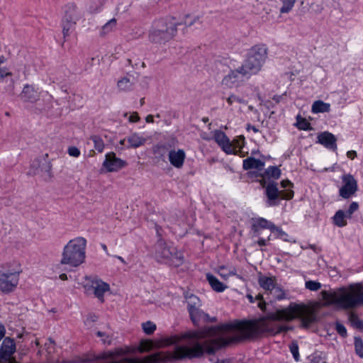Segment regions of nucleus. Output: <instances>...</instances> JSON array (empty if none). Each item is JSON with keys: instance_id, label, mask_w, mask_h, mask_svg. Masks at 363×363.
Masks as SVG:
<instances>
[{"instance_id": "nucleus-18", "label": "nucleus", "mask_w": 363, "mask_h": 363, "mask_svg": "<svg viewBox=\"0 0 363 363\" xmlns=\"http://www.w3.org/2000/svg\"><path fill=\"white\" fill-rule=\"evenodd\" d=\"M316 143L333 151H336L337 149L336 137L328 131H324L318 134Z\"/></svg>"}, {"instance_id": "nucleus-37", "label": "nucleus", "mask_w": 363, "mask_h": 363, "mask_svg": "<svg viewBox=\"0 0 363 363\" xmlns=\"http://www.w3.org/2000/svg\"><path fill=\"white\" fill-rule=\"evenodd\" d=\"M297 127L299 130H303L312 129L311 123L306 118H303L300 116H297Z\"/></svg>"}, {"instance_id": "nucleus-19", "label": "nucleus", "mask_w": 363, "mask_h": 363, "mask_svg": "<svg viewBox=\"0 0 363 363\" xmlns=\"http://www.w3.org/2000/svg\"><path fill=\"white\" fill-rule=\"evenodd\" d=\"M64 14L62 18L77 22L82 18V13L74 3L67 4L63 9Z\"/></svg>"}, {"instance_id": "nucleus-33", "label": "nucleus", "mask_w": 363, "mask_h": 363, "mask_svg": "<svg viewBox=\"0 0 363 363\" xmlns=\"http://www.w3.org/2000/svg\"><path fill=\"white\" fill-rule=\"evenodd\" d=\"M185 298L187 300V310L189 308H194L195 307L200 306V300L198 296L194 294H188L185 295Z\"/></svg>"}, {"instance_id": "nucleus-21", "label": "nucleus", "mask_w": 363, "mask_h": 363, "mask_svg": "<svg viewBox=\"0 0 363 363\" xmlns=\"http://www.w3.org/2000/svg\"><path fill=\"white\" fill-rule=\"evenodd\" d=\"M91 287L94 289L95 296L101 301H104L105 292L110 289L109 285L101 280L93 281Z\"/></svg>"}, {"instance_id": "nucleus-27", "label": "nucleus", "mask_w": 363, "mask_h": 363, "mask_svg": "<svg viewBox=\"0 0 363 363\" xmlns=\"http://www.w3.org/2000/svg\"><path fill=\"white\" fill-rule=\"evenodd\" d=\"M77 22L62 18L61 26L62 28L63 37L66 39L74 30Z\"/></svg>"}, {"instance_id": "nucleus-10", "label": "nucleus", "mask_w": 363, "mask_h": 363, "mask_svg": "<svg viewBox=\"0 0 363 363\" xmlns=\"http://www.w3.org/2000/svg\"><path fill=\"white\" fill-rule=\"evenodd\" d=\"M18 272L11 271L0 265V291L4 294L13 291L18 284Z\"/></svg>"}, {"instance_id": "nucleus-59", "label": "nucleus", "mask_w": 363, "mask_h": 363, "mask_svg": "<svg viewBox=\"0 0 363 363\" xmlns=\"http://www.w3.org/2000/svg\"><path fill=\"white\" fill-rule=\"evenodd\" d=\"M105 337L102 339V341L104 344L111 345V338L108 336L105 335Z\"/></svg>"}, {"instance_id": "nucleus-35", "label": "nucleus", "mask_w": 363, "mask_h": 363, "mask_svg": "<svg viewBox=\"0 0 363 363\" xmlns=\"http://www.w3.org/2000/svg\"><path fill=\"white\" fill-rule=\"evenodd\" d=\"M133 82L128 77H123L118 82V87L122 91H129L131 89Z\"/></svg>"}, {"instance_id": "nucleus-23", "label": "nucleus", "mask_w": 363, "mask_h": 363, "mask_svg": "<svg viewBox=\"0 0 363 363\" xmlns=\"http://www.w3.org/2000/svg\"><path fill=\"white\" fill-rule=\"evenodd\" d=\"M48 155L45 154L43 156V162H41L40 166L39 174H42V177H44L45 180H49L52 178V164L50 161L48 160Z\"/></svg>"}, {"instance_id": "nucleus-39", "label": "nucleus", "mask_w": 363, "mask_h": 363, "mask_svg": "<svg viewBox=\"0 0 363 363\" xmlns=\"http://www.w3.org/2000/svg\"><path fill=\"white\" fill-rule=\"evenodd\" d=\"M42 162V160L36 158L33 160L30 164V169L28 174L35 175L39 174L40 166Z\"/></svg>"}, {"instance_id": "nucleus-29", "label": "nucleus", "mask_w": 363, "mask_h": 363, "mask_svg": "<svg viewBox=\"0 0 363 363\" xmlns=\"http://www.w3.org/2000/svg\"><path fill=\"white\" fill-rule=\"evenodd\" d=\"M311 111L313 113H328L330 111V104L321 100L315 101L312 105Z\"/></svg>"}, {"instance_id": "nucleus-62", "label": "nucleus", "mask_w": 363, "mask_h": 363, "mask_svg": "<svg viewBox=\"0 0 363 363\" xmlns=\"http://www.w3.org/2000/svg\"><path fill=\"white\" fill-rule=\"evenodd\" d=\"M179 341V338L177 336L172 337L171 338V343L172 344H177Z\"/></svg>"}, {"instance_id": "nucleus-52", "label": "nucleus", "mask_w": 363, "mask_h": 363, "mask_svg": "<svg viewBox=\"0 0 363 363\" xmlns=\"http://www.w3.org/2000/svg\"><path fill=\"white\" fill-rule=\"evenodd\" d=\"M286 96V93L281 94V95H274L272 97V100L275 101L276 104L280 103L283 99Z\"/></svg>"}, {"instance_id": "nucleus-46", "label": "nucleus", "mask_w": 363, "mask_h": 363, "mask_svg": "<svg viewBox=\"0 0 363 363\" xmlns=\"http://www.w3.org/2000/svg\"><path fill=\"white\" fill-rule=\"evenodd\" d=\"M359 205L357 202H352L349 206V208L345 211L348 218H350L351 216L358 209Z\"/></svg>"}, {"instance_id": "nucleus-58", "label": "nucleus", "mask_w": 363, "mask_h": 363, "mask_svg": "<svg viewBox=\"0 0 363 363\" xmlns=\"http://www.w3.org/2000/svg\"><path fill=\"white\" fill-rule=\"evenodd\" d=\"M257 306L262 311H266V302L264 301H261L258 303Z\"/></svg>"}, {"instance_id": "nucleus-20", "label": "nucleus", "mask_w": 363, "mask_h": 363, "mask_svg": "<svg viewBox=\"0 0 363 363\" xmlns=\"http://www.w3.org/2000/svg\"><path fill=\"white\" fill-rule=\"evenodd\" d=\"M20 97L25 102L34 103L38 99L39 94L32 85L26 84L21 93Z\"/></svg>"}, {"instance_id": "nucleus-5", "label": "nucleus", "mask_w": 363, "mask_h": 363, "mask_svg": "<svg viewBox=\"0 0 363 363\" xmlns=\"http://www.w3.org/2000/svg\"><path fill=\"white\" fill-rule=\"evenodd\" d=\"M121 352H104L98 355L93 354L84 357L79 363H157L160 361L159 354H152L142 359L137 357H120Z\"/></svg>"}, {"instance_id": "nucleus-25", "label": "nucleus", "mask_w": 363, "mask_h": 363, "mask_svg": "<svg viewBox=\"0 0 363 363\" xmlns=\"http://www.w3.org/2000/svg\"><path fill=\"white\" fill-rule=\"evenodd\" d=\"M281 176V170L277 166H269L262 173H257L256 177H267L268 180L271 179H278Z\"/></svg>"}, {"instance_id": "nucleus-63", "label": "nucleus", "mask_w": 363, "mask_h": 363, "mask_svg": "<svg viewBox=\"0 0 363 363\" xmlns=\"http://www.w3.org/2000/svg\"><path fill=\"white\" fill-rule=\"evenodd\" d=\"M280 292H281V293H280V294H279V295L277 296V298L278 300H281V299L284 298V297H285V294H284V292H283L282 291H280Z\"/></svg>"}, {"instance_id": "nucleus-12", "label": "nucleus", "mask_w": 363, "mask_h": 363, "mask_svg": "<svg viewBox=\"0 0 363 363\" xmlns=\"http://www.w3.org/2000/svg\"><path fill=\"white\" fill-rule=\"evenodd\" d=\"M343 185L339 190V195L343 199H349L358 190L357 182L351 174H343L341 177Z\"/></svg>"}, {"instance_id": "nucleus-54", "label": "nucleus", "mask_w": 363, "mask_h": 363, "mask_svg": "<svg viewBox=\"0 0 363 363\" xmlns=\"http://www.w3.org/2000/svg\"><path fill=\"white\" fill-rule=\"evenodd\" d=\"M6 334V328L3 324L0 323V341L4 338Z\"/></svg>"}, {"instance_id": "nucleus-17", "label": "nucleus", "mask_w": 363, "mask_h": 363, "mask_svg": "<svg viewBox=\"0 0 363 363\" xmlns=\"http://www.w3.org/2000/svg\"><path fill=\"white\" fill-rule=\"evenodd\" d=\"M186 152L183 149L175 150L174 147L169 150L168 160L169 163L177 169H181L184 164Z\"/></svg>"}, {"instance_id": "nucleus-51", "label": "nucleus", "mask_w": 363, "mask_h": 363, "mask_svg": "<svg viewBox=\"0 0 363 363\" xmlns=\"http://www.w3.org/2000/svg\"><path fill=\"white\" fill-rule=\"evenodd\" d=\"M140 120V117L137 112H133L128 118V121L130 123H135Z\"/></svg>"}, {"instance_id": "nucleus-40", "label": "nucleus", "mask_w": 363, "mask_h": 363, "mask_svg": "<svg viewBox=\"0 0 363 363\" xmlns=\"http://www.w3.org/2000/svg\"><path fill=\"white\" fill-rule=\"evenodd\" d=\"M289 350L293 355L296 362L300 360V355L298 352V345L296 341H293L289 346Z\"/></svg>"}, {"instance_id": "nucleus-30", "label": "nucleus", "mask_w": 363, "mask_h": 363, "mask_svg": "<svg viewBox=\"0 0 363 363\" xmlns=\"http://www.w3.org/2000/svg\"><path fill=\"white\" fill-rule=\"evenodd\" d=\"M188 312L191 321L195 325H198L201 320H203L206 315V313L201 311L199 307L189 308Z\"/></svg>"}, {"instance_id": "nucleus-31", "label": "nucleus", "mask_w": 363, "mask_h": 363, "mask_svg": "<svg viewBox=\"0 0 363 363\" xmlns=\"http://www.w3.org/2000/svg\"><path fill=\"white\" fill-rule=\"evenodd\" d=\"M345 218H348L346 213L342 210H338L333 217V223L337 227H344L347 225Z\"/></svg>"}, {"instance_id": "nucleus-16", "label": "nucleus", "mask_w": 363, "mask_h": 363, "mask_svg": "<svg viewBox=\"0 0 363 363\" xmlns=\"http://www.w3.org/2000/svg\"><path fill=\"white\" fill-rule=\"evenodd\" d=\"M177 143L176 138H172L167 142H160L152 147L153 154L160 159H163L172 148L175 147Z\"/></svg>"}, {"instance_id": "nucleus-1", "label": "nucleus", "mask_w": 363, "mask_h": 363, "mask_svg": "<svg viewBox=\"0 0 363 363\" xmlns=\"http://www.w3.org/2000/svg\"><path fill=\"white\" fill-rule=\"evenodd\" d=\"M300 306H290L288 308L267 313L257 318L246 321L241 326V335H231L236 326L232 323L206 326L199 330L185 333L184 339L193 340L189 345H177L169 353L170 360L197 359L205 354H215L217 351L232 343L239 342L244 339H253L262 336L274 337L280 333L293 330V327L283 324L299 317L301 327L308 328L315 322L316 315L311 312L302 315Z\"/></svg>"}, {"instance_id": "nucleus-6", "label": "nucleus", "mask_w": 363, "mask_h": 363, "mask_svg": "<svg viewBox=\"0 0 363 363\" xmlns=\"http://www.w3.org/2000/svg\"><path fill=\"white\" fill-rule=\"evenodd\" d=\"M86 240L77 237L70 240L63 248L60 263L77 267L84 262L86 258Z\"/></svg>"}, {"instance_id": "nucleus-9", "label": "nucleus", "mask_w": 363, "mask_h": 363, "mask_svg": "<svg viewBox=\"0 0 363 363\" xmlns=\"http://www.w3.org/2000/svg\"><path fill=\"white\" fill-rule=\"evenodd\" d=\"M264 229H269L271 233H277V238L281 239L284 241L288 240V234L279 227L276 226L272 222L264 218H258L253 220L251 226L253 236L260 235L261 230Z\"/></svg>"}, {"instance_id": "nucleus-13", "label": "nucleus", "mask_w": 363, "mask_h": 363, "mask_svg": "<svg viewBox=\"0 0 363 363\" xmlns=\"http://www.w3.org/2000/svg\"><path fill=\"white\" fill-rule=\"evenodd\" d=\"M16 351L14 340L9 337H5L0 347V363H8Z\"/></svg>"}, {"instance_id": "nucleus-26", "label": "nucleus", "mask_w": 363, "mask_h": 363, "mask_svg": "<svg viewBox=\"0 0 363 363\" xmlns=\"http://www.w3.org/2000/svg\"><path fill=\"white\" fill-rule=\"evenodd\" d=\"M206 279L211 288L216 292H223L227 288L223 283L210 273L206 274Z\"/></svg>"}, {"instance_id": "nucleus-42", "label": "nucleus", "mask_w": 363, "mask_h": 363, "mask_svg": "<svg viewBox=\"0 0 363 363\" xmlns=\"http://www.w3.org/2000/svg\"><path fill=\"white\" fill-rule=\"evenodd\" d=\"M143 329L147 335H151L156 330V325L151 321H147L143 323Z\"/></svg>"}, {"instance_id": "nucleus-64", "label": "nucleus", "mask_w": 363, "mask_h": 363, "mask_svg": "<svg viewBox=\"0 0 363 363\" xmlns=\"http://www.w3.org/2000/svg\"><path fill=\"white\" fill-rule=\"evenodd\" d=\"M255 301H264L263 299V296L260 294H257L256 296H255Z\"/></svg>"}, {"instance_id": "nucleus-43", "label": "nucleus", "mask_w": 363, "mask_h": 363, "mask_svg": "<svg viewBox=\"0 0 363 363\" xmlns=\"http://www.w3.org/2000/svg\"><path fill=\"white\" fill-rule=\"evenodd\" d=\"M306 288L313 291H316L321 288V284L316 281H306Z\"/></svg>"}, {"instance_id": "nucleus-3", "label": "nucleus", "mask_w": 363, "mask_h": 363, "mask_svg": "<svg viewBox=\"0 0 363 363\" xmlns=\"http://www.w3.org/2000/svg\"><path fill=\"white\" fill-rule=\"evenodd\" d=\"M182 25L173 16H166L153 21L148 33L149 40L152 43L164 44L177 33V26Z\"/></svg>"}, {"instance_id": "nucleus-38", "label": "nucleus", "mask_w": 363, "mask_h": 363, "mask_svg": "<svg viewBox=\"0 0 363 363\" xmlns=\"http://www.w3.org/2000/svg\"><path fill=\"white\" fill-rule=\"evenodd\" d=\"M354 345L355 353L357 354V355H358L361 358H363V341H362V340L359 337H355Z\"/></svg>"}, {"instance_id": "nucleus-50", "label": "nucleus", "mask_w": 363, "mask_h": 363, "mask_svg": "<svg viewBox=\"0 0 363 363\" xmlns=\"http://www.w3.org/2000/svg\"><path fill=\"white\" fill-rule=\"evenodd\" d=\"M259 239L257 242V245L260 247L266 246L268 245V242L270 240L271 235H269L267 238H260L259 235L258 236Z\"/></svg>"}, {"instance_id": "nucleus-53", "label": "nucleus", "mask_w": 363, "mask_h": 363, "mask_svg": "<svg viewBox=\"0 0 363 363\" xmlns=\"http://www.w3.org/2000/svg\"><path fill=\"white\" fill-rule=\"evenodd\" d=\"M203 320L207 323H215L217 321V318L216 317H210L208 314L206 313Z\"/></svg>"}, {"instance_id": "nucleus-14", "label": "nucleus", "mask_w": 363, "mask_h": 363, "mask_svg": "<svg viewBox=\"0 0 363 363\" xmlns=\"http://www.w3.org/2000/svg\"><path fill=\"white\" fill-rule=\"evenodd\" d=\"M105 157L102 166L108 172H118L127 165L125 160L117 157L113 152L107 153Z\"/></svg>"}, {"instance_id": "nucleus-4", "label": "nucleus", "mask_w": 363, "mask_h": 363, "mask_svg": "<svg viewBox=\"0 0 363 363\" xmlns=\"http://www.w3.org/2000/svg\"><path fill=\"white\" fill-rule=\"evenodd\" d=\"M155 228L159 237L155 245V256L157 262L174 267L181 266L184 261L182 252L179 251L172 242H167L161 238L159 233L160 227L156 225Z\"/></svg>"}, {"instance_id": "nucleus-44", "label": "nucleus", "mask_w": 363, "mask_h": 363, "mask_svg": "<svg viewBox=\"0 0 363 363\" xmlns=\"http://www.w3.org/2000/svg\"><path fill=\"white\" fill-rule=\"evenodd\" d=\"M335 330L337 333L342 337L347 336V329L343 324L337 321L335 323Z\"/></svg>"}, {"instance_id": "nucleus-11", "label": "nucleus", "mask_w": 363, "mask_h": 363, "mask_svg": "<svg viewBox=\"0 0 363 363\" xmlns=\"http://www.w3.org/2000/svg\"><path fill=\"white\" fill-rule=\"evenodd\" d=\"M246 70L242 67L230 70L222 79V84L228 88L240 86L243 82L249 79L250 75L245 73Z\"/></svg>"}, {"instance_id": "nucleus-36", "label": "nucleus", "mask_w": 363, "mask_h": 363, "mask_svg": "<svg viewBox=\"0 0 363 363\" xmlns=\"http://www.w3.org/2000/svg\"><path fill=\"white\" fill-rule=\"evenodd\" d=\"M94 143L95 149L99 152H102L104 148V143L103 140L98 135H92L89 138Z\"/></svg>"}, {"instance_id": "nucleus-48", "label": "nucleus", "mask_w": 363, "mask_h": 363, "mask_svg": "<svg viewBox=\"0 0 363 363\" xmlns=\"http://www.w3.org/2000/svg\"><path fill=\"white\" fill-rule=\"evenodd\" d=\"M67 152L72 157H78L80 155V150L74 146L69 147Z\"/></svg>"}, {"instance_id": "nucleus-41", "label": "nucleus", "mask_w": 363, "mask_h": 363, "mask_svg": "<svg viewBox=\"0 0 363 363\" xmlns=\"http://www.w3.org/2000/svg\"><path fill=\"white\" fill-rule=\"evenodd\" d=\"M350 320L358 329L363 330V320H360L355 313H351Z\"/></svg>"}, {"instance_id": "nucleus-32", "label": "nucleus", "mask_w": 363, "mask_h": 363, "mask_svg": "<svg viewBox=\"0 0 363 363\" xmlns=\"http://www.w3.org/2000/svg\"><path fill=\"white\" fill-rule=\"evenodd\" d=\"M117 24V21L115 18L109 20L106 23H105L101 28L100 35L104 36L107 33L111 32L113 28L116 27Z\"/></svg>"}, {"instance_id": "nucleus-34", "label": "nucleus", "mask_w": 363, "mask_h": 363, "mask_svg": "<svg viewBox=\"0 0 363 363\" xmlns=\"http://www.w3.org/2000/svg\"><path fill=\"white\" fill-rule=\"evenodd\" d=\"M282 6L279 9L281 13H288L294 8L296 0H279Z\"/></svg>"}, {"instance_id": "nucleus-56", "label": "nucleus", "mask_w": 363, "mask_h": 363, "mask_svg": "<svg viewBox=\"0 0 363 363\" xmlns=\"http://www.w3.org/2000/svg\"><path fill=\"white\" fill-rule=\"evenodd\" d=\"M97 320V316L94 314L89 315L86 320V322H95Z\"/></svg>"}, {"instance_id": "nucleus-22", "label": "nucleus", "mask_w": 363, "mask_h": 363, "mask_svg": "<svg viewBox=\"0 0 363 363\" xmlns=\"http://www.w3.org/2000/svg\"><path fill=\"white\" fill-rule=\"evenodd\" d=\"M264 167V162L256 159L253 157H249L242 161V168L244 170L257 169L262 171Z\"/></svg>"}, {"instance_id": "nucleus-8", "label": "nucleus", "mask_w": 363, "mask_h": 363, "mask_svg": "<svg viewBox=\"0 0 363 363\" xmlns=\"http://www.w3.org/2000/svg\"><path fill=\"white\" fill-rule=\"evenodd\" d=\"M267 57V48L264 45L253 46L248 52L242 67L250 76L257 74L262 68Z\"/></svg>"}, {"instance_id": "nucleus-60", "label": "nucleus", "mask_w": 363, "mask_h": 363, "mask_svg": "<svg viewBox=\"0 0 363 363\" xmlns=\"http://www.w3.org/2000/svg\"><path fill=\"white\" fill-rule=\"evenodd\" d=\"M145 121L147 123H153L154 122L153 116L147 115L145 118Z\"/></svg>"}, {"instance_id": "nucleus-2", "label": "nucleus", "mask_w": 363, "mask_h": 363, "mask_svg": "<svg viewBox=\"0 0 363 363\" xmlns=\"http://www.w3.org/2000/svg\"><path fill=\"white\" fill-rule=\"evenodd\" d=\"M324 306L335 305L343 310L355 309L363 306V284H350L347 288L341 287L337 291L321 292Z\"/></svg>"}, {"instance_id": "nucleus-24", "label": "nucleus", "mask_w": 363, "mask_h": 363, "mask_svg": "<svg viewBox=\"0 0 363 363\" xmlns=\"http://www.w3.org/2000/svg\"><path fill=\"white\" fill-rule=\"evenodd\" d=\"M258 283L259 286L265 291H272L276 284V279L273 277H267L261 273L258 277Z\"/></svg>"}, {"instance_id": "nucleus-15", "label": "nucleus", "mask_w": 363, "mask_h": 363, "mask_svg": "<svg viewBox=\"0 0 363 363\" xmlns=\"http://www.w3.org/2000/svg\"><path fill=\"white\" fill-rule=\"evenodd\" d=\"M213 138L222 150L226 154H238V152L234 150L229 138L224 132L221 130H215Z\"/></svg>"}, {"instance_id": "nucleus-45", "label": "nucleus", "mask_w": 363, "mask_h": 363, "mask_svg": "<svg viewBox=\"0 0 363 363\" xmlns=\"http://www.w3.org/2000/svg\"><path fill=\"white\" fill-rule=\"evenodd\" d=\"M227 102L230 106L233 105L234 102H237L238 104L245 103V100L242 98L235 96L234 94H231L227 98Z\"/></svg>"}, {"instance_id": "nucleus-28", "label": "nucleus", "mask_w": 363, "mask_h": 363, "mask_svg": "<svg viewBox=\"0 0 363 363\" xmlns=\"http://www.w3.org/2000/svg\"><path fill=\"white\" fill-rule=\"evenodd\" d=\"M127 141L128 148H138L145 143L146 139L138 133H133L127 138Z\"/></svg>"}, {"instance_id": "nucleus-61", "label": "nucleus", "mask_w": 363, "mask_h": 363, "mask_svg": "<svg viewBox=\"0 0 363 363\" xmlns=\"http://www.w3.org/2000/svg\"><path fill=\"white\" fill-rule=\"evenodd\" d=\"M247 298L249 300L250 303H255V297H253L251 294H247Z\"/></svg>"}, {"instance_id": "nucleus-49", "label": "nucleus", "mask_w": 363, "mask_h": 363, "mask_svg": "<svg viewBox=\"0 0 363 363\" xmlns=\"http://www.w3.org/2000/svg\"><path fill=\"white\" fill-rule=\"evenodd\" d=\"M281 186L284 189L283 190L293 191L291 189L294 186V184L289 180H283L281 182Z\"/></svg>"}, {"instance_id": "nucleus-47", "label": "nucleus", "mask_w": 363, "mask_h": 363, "mask_svg": "<svg viewBox=\"0 0 363 363\" xmlns=\"http://www.w3.org/2000/svg\"><path fill=\"white\" fill-rule=\"evenodd\" d=\"M4 62L5 57L4 56H0V65ZM8 75H11V73L9 72L6 69L0 67V79Z\"/></svg>"}, {"instance_id": "nucleus-7", "label": "nucleus", "mask_w": 363, "mask_h": 363, "mask_svg": "<svg viewBox=\"0 0 363 363\" xmlns=\"http://www.w3.org/2000/svg\"><path fill=\"white\" fill-rule=\"evenodd\" d=\"M259 180L260 185L264 189V195L266 196L265 204L268 207L277 206L280 204L282 199L290 200L294 197V191L279 190L278 184L269 180L267 177H261Z\"/></svg>"}, {"instance_id": "nucleus-57", "label": "nucleus", "mask_w": 363, "mask_h": 363, "mask_svg": "<svg viewBox=\"0 0 363 363\" xmlns=\"http://www.w3.org/2000/svg\"><path fill=\"white\" fill-rule=\"evenodd\" d=\"M246 129H247V130H252L254 133H258L259 132V129L258 128H257L255 125H251L250 123L247 124Z\"/></svg>"}, {"instance_id": "nucleus-55", "label": "nucleus", "mask_w": 363, "mask_h": 363, "mask_svg": "<svg viewBox=\"0 0 363 363\" xmlns=\"http://www.w3.org/2000/svg\"><path fill=\"white\" fill-rule=\"evenodd\" d=\"M347 156L350 159L353 160L357 157V152L354 150H350L347 152Z\"/></svg>"}]
</instances>
